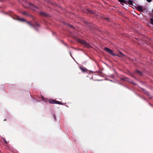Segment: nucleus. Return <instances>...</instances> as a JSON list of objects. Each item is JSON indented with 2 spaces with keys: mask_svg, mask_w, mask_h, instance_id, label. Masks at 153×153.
<instances>
[{
  "mask_svg": "<svg viewBox=\"0 0 153 153\" xmlns=\"http://www.w3.org/2000/svg\"><path fill=\"white\" fill-rule=\"evenodd\" d=\"M53 117L54 118V119H55V120H56V117H55V116L54 115H53Z\"/></svg>",
  "mask_w": 153,
  "mask_h": 153,
  "instance_id": "f3484780",
  "label": "nucleus"
},
{
  "mask_svg": "<svg viewBox=\"0 0 153 153\" xmlns=\"http://www.w3.org/2000/svg\"><path fill=\"white\" fill-rule=\"evenodd\" d=\"M127 3L128 4L130 5H132L133 2L132 1L129 0H128L127 2Z\"/></svg>",
  "mask_w": 153,
  "mask_h": 153,
  "instance_id": "39448f33",
  "label": "nucleus"
},
{
  "mask_svg": "<svg viewBox=\"0 0 153 153\" xmlns=\"http://www.w3.org/2000/svg\"><path fill=\"white\" fill-rule=\"evenodd\" d=\"M148 2H150L152 0H146Z\"/></svg>",
  "mask_w": 153,
  "mask_h": 153,
  "instance_id": "dca6fc26",
  "label": "nucleus"
},
{
  "mask_svg": "<svg viewBox=\"0 0 153 153\" xmlns=\"http://www.w3.org/2000/svg\"><path fill=\"white\" fill-rule=\"evenodd\" d=\"M70 55L71 56V53L70 52Z\"/></svg>",
  "mask_w": 153,
  "mask_h": 153,
  "instance_id": "412c9836",
  "label": "nucleus"
},
{
  "mask_svg": "<svg viewBox=\"0 0 153 153\" xmlns=\"http://www.w3.org/2000/svg\"><path fill=\"white\" fill-rule=\"evenodd\" d=\"M118 1L121 3H124L125 4H127V1L125 0H118Z\"/></svg>",
  "mask_w": 153,
  "mask_h": 153,
  "instance_id": "423d86ee",
  "label": "nucleus"
},
{
  "mask_svg": "<svg viewBox=\"0 0 153 153\" xmlns=\"http://www.w3.org/2000/svg\"><path fill=\"white\" fill-rule=\"evenodd\" d=\"M40 13L41 15H43V16H45V13H43V12H40Z\"/></svg>",
  "mask_w": 153,
  "mask_h": 153,
  "instance_id": "9b49d317",
  "label": "nucleus"
},
{
  "mask_svg": "<svg viewBox=\"0 0 153 153\" xmlns=\"http://www.w3.org/2000/svg\"><path fill=\"white\" fill-rule=\"evenodd\" d=\"M48 101L51 104H61L59 102L57 101H56L52 99H50L48 100Z\"/></svg>",
  "mask_w": 153,
  "mask_h": 153,
  "instance_id": "7ed1b4c3",
  "label": "nucleus"
},
{
  "mask_svg": "<svg viewBox=\"0 0 153 153\" xmlns=\"http://www.w3.org/2000/svg\"><path fill=\"white\" fill-rule=\"evenodd\" d=\"M151 23L153 25V18L150 19Z\"/></svg>",
  "mask_w": 153,
  "mask_h": 153,
  "instance_id": "1a4fd4ad",
  "label": "nucleus"
},
{
  "mask_svg": "<svg viewBox=\"0 0 153 153\" xmlns=\"http://www.w3.org/2000/svg\"><path fill=\"white\" fill-rule=\"evenodd\" d=\"M106 19H108V18H107Z\"/></svg>",
  "mask_w": 153,
  "mask_h": 153,
  "instance_id": "4be33fe9",
  "label": "nucleus"
},
{
  "mask_svg": "<svg viewBox=\"0 0 153 153\" xmlns=\"http://www.w3.org/2000/svg\"><path fill=\"white\" fill-rule=\"evenodd\" d=\"M33 7L35 8H37V7H35V6H32Z\"/></svg>",
  "mask_w": 153,
  "mask_h": 153,
  "instance_id": "a211bd4d",
  "label": "nucleus"
},
{
  "mask_svg": "<svg viewBox=\"0 0 153 153\" xmlns=\"http://www.w3.org/2000/svg\"><path fill=\"white\" fill-rule=\"evenodd\" d=\"M78 41L81 43L83 44L85 47L89 48L91 47L90 45L88 43L84 40L79 39Z\"/></svg>",
  "mask_w": 153,
  "mask_h": 153,
  "instance_id": "f03ea898",
  "label": "nucleus"
},
{
  "mask_svg": "<svg viewBox=\"0 0 153 153\" xmlns=\"http://www.w3.org/2000/svg\"><path fill=\"white\" fill-rule=\"evenodd\" d=\"M32 9L33 10H35V8H32Z\"/></svg>",
  "mask_w": 153,
  "mask_h": 153,
  "instance_id": "aec40b11",
  "label": "nucleus"
},
{
  "mask_svg": "<svg viewBox=\"0 0 153 153\" xmlns=\"http://www.w3.org/2000/svg\"><path fill=\"white\" fill-rule=\"evenodd\" d=\"M152 12H153V10H152Z\"/></svg>",
  "mask_w": 153,
  "mask_h": 153,
  "instance_id": "5701e85b",
  "label": "nucleus"
},
{
  "mask_svg": "<svg viewBox=\"0 0 153 153\" xmlns=\"http://www.w3.org/2000/svg\"><path fill=\"white\" fill-rule=\"evenodd\" d=\"M104 50L108 53L114 56H116L121 57H125L126 56L125 55L121 52H120L119 53L118 55L114 54L113 53V51L108 48H104Z\"/></svg>",
  "mask_w": 153,
  "mask_h": 153,
  "instance_id": "f257e3e1",
  "label": "nucleus"
},
{
  "mask_svg": "<svg viewBox=\"0 0 153 153\" xmlns=\"http://www.w3.org/2000/svg\"><path fill=\"white\" fill-rule=\"evenodd\" d=\"M137 71V72L139 73L140 75H141V73L140 71Z\"/></svg>",
  "mask_w": 153,
  "mask_h": 153,
  "instance_id": "2eb2a0df",
  "label": "nucleus"
},
{
  "mask_svg": "<svg viewBox=\"0 0 153 153\" xmlns=\"http://www.w3.org/2000/svg\"><path fill=\"white\" fill-rule=\"evenodd\" d=\"M3 139H4V142H5V143H6V144H7V142L6 141V140H5L4 139V138H3Z\"/></svg>",
  "mask_w": 153,
  "mask_h": 153,
  "instance_id": "f8f14e48",
  "label": "nucleus"
},
{
  "mask_svg": "<svg viewBox=\"0 0 153 153\" xmlns=\"http://www.w3.org/2000/svg\"><path fill=\"white\" fill-rule=\"evenodd\" d=\"M90 12L91 13H93V12H92V11H91L88 10H87V11L86 12Z\"/></svg>",
  "mask_w": 153,
  "mask_h": 153,
  "instance_id": "9d476101",
  "label": "nucleus"
},
{
  "mask_svg": "<svg viewBox=\"0 0 153 153\" xmlns=\"http://www.w3.org/2000/svg\"><path fill=\"white\" fill-rule=\"evenodd\" d=\"M18 19L20 21H25L31 27H33V26L34 28H35V26H33L31 24V23L30 22H28L26 21L24 19H19V18Z\"/></svg>",
  "mask_w": 153,
  "mask_h": 153,
  "instance_id": "20e7f679",
  "label": "nucleus"
},
{
  "mask_svg": "<svg viewBox=\"0 0 153 153\" xmlns=\"http://www.w3.org/2000/svg\"><path fill=\"white\" fill-rule=\"evenodd\" d=\"M35 26H38V27H39V25L38 24H36L35 25Z\"/></svg>",
  "mask_w": 153,
  "mask_h": 153,
  "instance_id": "4468645a",
  "label": "nucleus"
},
{
  "mask_svg": "<svg viewBox=\"0 0 153 153\" xmlns=\"http://www.w3.org/2000/svg\"><path fill=\"white\" fill-rule=\"evenodd\" d=\"M23 13L24 14V15H25L26 14V13L25 12H24Z\"/></svg>",
  "mask_w": 153,
  "mask_h": 153,
  "instance_id": "6ab92c4d",
  "label": "nucleus"
},
{
  "mask_svg": "<svg viewBox=\"0 0 153 153\" xmlns=\"http://www.w3.org/2000/svg\"><path fill=\"white\" fill-rule=\"evenodd\" d=\"M41 98L42 100L46 101V99H45L43 96H42L41 97Z\"/></svg>",
  "mask_w": 153,
  "mask_h": 153,
  "instance_id": "6e6552de",
  "label": "nucleus"
},
{
  "mask_svg": "<svg viewBox=\"0 0 153 153\" xmlns=\"http://www.w3.org/2000/svg\"><path fill=\"white\" fill-rule=\"evenodd\" d=\"M79 68L83 72H85L86 71V69L85 68H83L81 67H80Z\"/></svg>",
  "mask_w": 153,
  "mask_h": 153,
  "instance_id": "0eeeda50",
  "label": "nucleus"
},
{
  "mask_svg": "<svg viewBox=\"0 0 153 153\" xmlns=\"http://www.w3.org/2000/svg\"><path fill=\"white\" fill-rule=\"evenodd\" d=\"M3 139H4V142H5V143H6V144H7V142L6 141V140H5L4 139V138H3Z\"/></svg>",
  "mask_w": 153,
  "mask_h": 153,
  "instance_id": "ddd939ff",
  "label": "nucleus"
}]
</instances>
